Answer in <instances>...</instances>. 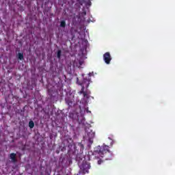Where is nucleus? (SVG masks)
Here are the masks:
<instances>
[{"label": "nucleus", "mask_w": 175, "mask_h": 175, "mask_svg": "<svg viewBox=\"0 0 175 175\" xmlns=\"http://www.w3.org/2000/svg\"><path fill=\"white\" fill-rule=\"evenodd\" d=\"M83 95L84 98H85V96H87V92H83Z\"/></svg>", "instance_id": "12"}, {"label": "nucleus", "mask_w": 175, "mask_h": 175, "mask_svg": "<svg viewBox=\"0 0 175 175\" xmlns=\"http://www.w3.org/2000/svg\"><path fill=\"white\" fill-rule=\"evenodd\" d=\"M101 163H102V160H98V165H100Z\"/></svg>", "instance_id": "13"}, {"label": "nucleus", "mask_w": 175, "mask_h": 175, "mask_svg": "<svg viewBox=\"0 0 175 175\" xmlns=\"http://www.w3.org/2000/svg\"><path fill=\"white\" fill-rule=\"evenodd\" d=\"M66 103L68 106H72V105H73V101H72V100H67Z\"/></svg>", "instance_id": "11"}, {"label": "nucleus", "mask_w": 175, "mask_h": 175, "mask_svg": "<svg viewBox=\"0 0 175 175\" xmlns=\"http://www.w3.org/2000/svg\"><path fill=\"white\" fill-rule=\"evenodd\" d=\"M61 54H62V51L61 50H58L57 57L59 59H61Z\"/></svg>", "instance_id": "10"}, {"label": "nucleus", "mask_w": 175, "mask_h": 175, "mask_svg": "<svg viewBox=\"0 0 175 175\" xmlns=\"http://www.w3.org/2000/svg\"><path fill=\"white\" fill-rule=\"evenodd\" d=\"M60 27L62 28H65V27H66V22H65V21H62L60 23Z\"/></svg>", "instance_id": "9"}, {"label": "nucleus", "mask_w": 175, "mask_h": 175, "mask_svg": "<svg viewBox=\"0 0 175 175\" xmlns=\"http://www.w3.org/2000/svg\"><path fill=\"white\" fill-rule=\"evenodd\" d=\"M87 135L89 143L92 144V143H94V137H95V132H93L92 130H90L87 133Z\"/></svg>", "instance_id": "4"}, {"label": "nucleus", "mask_w": 175, "mask_h": 175, "mask_svg": "<svg viewBox=\"0 0 175 175\" xmlns=\"http://www.w3.org/2000/svg\"><path fill=\"white\" fill-rule=\"evenodd\" d=\"M103 59L107 65L110 64V62L111 61V55H110V53L107 52L103 55Z\"/></svg>", "instance_id": "5"}, {"label": "nucleus", "mask_w": 175, "mask_h": 175, "mask_svg": "<svg viewBox=\"0 0 175 175\" xmlns=\"http://www.w3.org/2000/svg\"><path fill=\"white\" fill-rule=\"evenodd\" d=\"M109 148V146H98L95 151L96 152H98L101 158H105V161H109L110 158H111L112 155V153L110 152V150Z\"/></svg>", "instance_id": "1"}, {"label": "nucleus", "mask_w": 175, "mask_h": 175, "mask_svg": "<svg viewBox=\"0 0 175 175\" xmlns=\"http://www.w3.org/2000/svg\"><path fill=\"white\" fill-rule=\"evenodd\" d=\"M33 126H35V123L33 122V121L30 120L29 122V127L30 128V129H32Z\"/></svg>", "instance_id": "8"}, {"label": "nucleus", "mask_w": 175, "mask_h": 175, "mask_svg": "<svg viewBox=\"0 0 175 175\" xmlns=\"http://www.w3.org/2000/svg\"><path fill=\"white\" fill-rule=\"evenodd\" d=\"M18 58L20 59V61H23V59H24V53H18Z\"/></svg>", "instance_id": "7"}, {"label": "nucleus", "mask_w": 175, "mask_h": 175, "mask_svg": "<svg viewBox=\"0 0 175 175\" xmlns=\"http://www.w3.org/2000/svg\"><path fill=\"white\" fill-rule=\"evenodd\" d=\"M16 157H17V154L16 153L10 154V158L13 163H16L17 162V158Z\"/></svg>", "instance_id": "6"}, {"label": "nucleus", "mask_w": 175, "mask_h": 175, "mask_svg": "<svg viewBox=\"0 0 175 175\" xmlns=\"http://www.w3.org/2000/svg\"><path fill=\"white\" fill-rule=\"evenodd\" d=\"M79 173L81 174H85V173H89L88 170L91 169V163H88L87 161H83L79 165Z\"/></svg>", "instance_id": "2"}, {"label": "nucleus", "mask_w": 175, "mask_h": 175, "mask_svg": "<svg viewBox=\"0 0 175 175\" xmlns=\"http://www.w3.org/2000/svg\"><path fill=\"white\" fill-rule=\"evenodd\" d=\"M83 14L86 15V14H87V12H83Z\"/></svg>", "instance_id": "14"}, {"label": "nucleus", "mask_w": 175, "mask_h": 175, "mask_svg": "<svg viewBox=\"0 0 175 175\" xmlns=\"http://www.w3.org/2000/svg\"><path fill=\"white\" fill-rule=\"evenodd\" d=\"M90 81H91L90 78H83L82 83H79V85H81V87H82L81 90L80 91V94H84L85 87L86 88H88V87H90Z\"/></svg>", "instance_id": "3"}, {"label": "nucleus", "mask_w": 175, "mask_h": 175, "mask_svg": "<svg viewBox=\"0 0 175 175\" xmlns=\"http://www.w3.org/2000/svg\"><path fill=\"white\" fill-rule=\"evenodd\" d=\"M89 5H91V1L89 2Z\"/></svg>", "instance_id": "15"}]
</instances>
